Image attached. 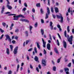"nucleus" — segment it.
I'll list each match as a JSON object with an SVG mask.
<instances>
[{
	"instance_id": "nucleus-1",
	"label": "nucleus",
	"mask_w": 74,
	"mask_h": 74,
	"mask_svg": "<svg viewBox=\"0 0 74 74\" xmlns=\"http://www.w3.org/2000/svg\"><path fill=\"white\" fill-rule=\"evenodd\" d=\"M73 36H71L70 37L69 35H67V40L68 41L70 42V44H73V42H72L73 41Z\"/></svg>"
},
{
	"instance_id": "nucleus-2",
	"label": "nucleus",
	"mask_w": 74,
	"mask_h": 74,
	"mask_svg": "<svg viewBox=\"0 0 74 74\" xmlns=\"http://www.w3.org/2000/svg\"><path fill=\"white\" fill-rule=\"evenodd\" d=\"M50 14V10L49 8L47 7V12L46 13V17L45 19H47L48 18L49 15Z\"/></svg>"
},
{
	"instance_id": "nucleus-3",
	"label": "nucleus",
	"mask_w": 74,
	"mask_h": 74,
	"mask_svg": "<svg viewBox=\"0 0 74 74\" xmlns=\"http://www.w3.org/2000/svg\"><path fill=\"white\" fill-rule=\"evenodd\" d=\"M56 16L57 18H59V19H60V18L61 22H62V23L63 22V17H62V14H60V16H59V15H56Z\"/></svg>"
},
{
	"instance_id": "nucleus-4",
	"label": "nucleus",
	"mask_w": 74,
	"mask_h": 74,
	"mask_svg": "<svg viewBox=\"0 0 74 74\" xmlns=\"http://www.w3.org/2000/svg\"><path fill=\"white\" fill-rule=\"evenodd\" d=\"M46 63H47V61L43 59L42 60V64L43 67L47 66Z\"/></svg>"
},
{
	"instance_id": "nucleus-5",
	"label": "nucleus",
	"mask_w": 74,
	"mask_h": 74,
	"mask_svg": "<svg viewBox=\"0 0 74 74\" xmlns=\"http://www.w3.org/2000/svg\"><path fill=\"white\" fill-rule=\"evenodd\" d=\"M42 41L43 43V48H45L46 47V42H45L43 38H42Z\"/></svg>"
},
{
	"instance_id": "nucleus-6",
	"label": "nucleus",
	"mask_w": 74,
	"mask_h": 74,
	"mask_svg": "<svg viewBox=\"0 0 74 74\" xmlns=\"http://www.w3.org/2000/svg\"><path fill=\"white\" fill-rule=\"evenodd\" d=\"M18 47L16 46L14 49V54H16L18 52Z\"/></svg>"
},
{
	"instance_id": "nucleus-7",
	"label": "nucleus",
	"mask_w": 74,
	"mask_h": 74,
	"mask_svg": "<svg viewBox=\"0 0 74 74\" xmlns=\"http://www.w3.org/2000/svg\"><path fill=\"white\" fill-rule=\"evenodd\" d=\"M52 25H53L52 22V21H50L49 26L50 27V29L51 30H53V26Z\"/></svg>"
},
{
	"instance_id": "nucleus-8",
	"label": "nucleus",
	"mask_w": 74,
	"mask_h": 74,
	"mask_svg": "<svg viewBox=\"0 0 74 74\" xmlns=\"http://www.w3.org/2000/svg\"><path fill=\"white\" fill-rule=\"evenodd\" d=\"M63 44L64 48L65 49H66L67 47V43H66V42L64 40L63 41Z\"/></svg>"
},
{
	"instance_id": "nucleus-9",
	"label": "nucleus",
	"mask_w": 74,
	"mask_h": 74,
	"mask_svg": "<svg viewBox=\"0 0 74 74\" xmlns=\"http://www.w3.org/2000/svg\"><path fill=\"white\" fill-rule=\"evenodd\" d=\"M4 10H5V6L3 5L2 7V10H1V14H3V12L4 11Z\"/></svg>"
},
{
	"instance_id": "nucleus-10",
	"label": "nucleus",
	"mask_w": 74,
	"mask_h": 74,
	"mask_svg": "<svg viewBox=\"0 0 74 74\" xmlns=\"http://www.w3.org/2000/svg\"><path fill=\"white\" fill-rule=\"evenodd\" d=\"M47 48L48 50L51 49V45L49 43H48L47 45Z\"/></svg>"
},
{
	"instance_id": "nucleus-11",
	"label": "nucleus",
	"mask_w": 74,
	"mask_h": 74,
	"mask_svg": "<svg viewBox=\"0 0 74 74\" xmlns=\"http://www.w3.org/2000/svg\"><path fill=\"white\" fill-rule=\"evenodd\" d=\"M14 17L13 20H15L16 21H18V16H14Z\"/></svg>"
},
{
	"instance_id": "nucleus-12",
	"label": "nucleus",
	"mask_w": 74,
	"mask_h": 74,
	"mask_svg": "<svg viewBox=\"0 0 74 74\" xmlns=\"http://www.w3.org/2000/svg\"><path fill=\"white\" fill-rule=\"evenodd\" d=\"M54 10L56 13L59 12V9H58V8L57 7H55L54 8Z\"/></svg>"
},
{
	"instance_id": "nucleus-13",
	"label": "nucleus",
	"mask_w": 74,
	"mask_h": 74,
	"mask_svg": "<svg viewBox=\"0 0 74 74\" xmlns=\"http://www.w3.org/2000/svg\"><path fill=\"white\" fill-rule=\"evenodd\" d=\"M34 59L36 62H38V58L37 56H35Z\"/></svg>"
},
{
	"instance_id": "nucleus-14",
	"label": "nucleus",
	"mask_w": 74,
	"mask_h": 74,
	"mask_svg": "<svg viewBox=\"0 0 74 74\" xmlns=\"http://www.w3.org/2000/svg\"><path fill=\"white\" fill-rule=\"evenodd\" d=\"M29 29V31H30V33L31 34H32V29H33V27L30 25Z\"/></svg>"
},
{
	"instance_id": "nucleus-15",
	"label": "nucleus",
	"mask_w": 74,
	"mask_h": 74,
	"mask_svg": "<svg viewBox=\"0 0 74 74\" xmlns=\"http://www.w3.org/2000/svg\"><path fill=\"white\" fill-rule=\"evenodd\" d=\"M7 7H8V9L9 10H11L12 9V6L8 4L7 5Z\"/></svg>"
},
{
	"instance_id": "nucleus-16",
	"label": "nucleus",
	"mask_w": 74,
	"mask_h": 74,
	"mask_svg": "<svg viewBox=\"0 0 74 74\" xmlns=\"http://www.w3.org/2000/svg\"><path fill=\"white\" fill-rule=\"evenodd\" d=\"M40 32L42 35V36H43V35H44V29H40Z\"/></svg>"
},
{
	"instance_id": "nucleus-17",
	"label": "nucleus",
	"mask_w": 74,
	"mask_h": 74,
	"mask_svg": "<svg viewBox=\"0 0 74 74\" xmlns=\"http://www.w3.org/2000/svg\"><path fill=\"white\" fill-rule=\"evenodd\" d=\"M6 53L7 55H10V51H9V49L8 48H6Z\"/></svg>"
},
{
	"instance_id": "nucleus-18",
	"label": "nucleus",
	"mask_w": 74,
	"mask_h": 74,
	"mask_svg": "<svg viewBox=\"0 0 74 74\" xmlns=\"http://www.w3.org/2000/svg\"><path fill=\"white\" fill-rule=\"evenodd\" d=\"M17 16H18V18H21H21H25V17H24V16L23 15H22V14H20V15H18Z\"/></svg>"
},
{
	"instance_id": "nucleus-19",
	"label": "nucleus",
	"mask_w": 74,
	"mask_h": 74,
	"mask_svg": "<svg viewBox=\"0 0 74 74\" xmlns=\"http://www.w3.org/2000/svg\"><path fill=\"white\" fill-rule=\"evenodd\" d=\"M54 51L56 53L58 54H59V51H58V49H56V48H55L54 49Z\"/></svg>"
},
{
	"instance_id": "nucleus-20",
	"label": "nucleus",
	"mask_w": 74,
	"mask_h": 74,
	"mask_svg": "<svg viewBox=\"0 0 74 74\" xmlns=\"http://www.w3.org/2000/svg\"><path fill=\"white\" fill-rule=\"evenodd\" d=\"M2 25L3 26V27H5L6 26V23L4 22H3L2 23Z\"/></svg>"
},
{
	"instance_id": "nucleus-21",
	"label": "nucleus",
	"mask_w": 74,
	"mask_h": 74,
	"mask_svg": "<svg viewBox=\"0 0 74 74\" xmlns=\"http://www.w3.org/2000/svg\"><path fill=\"white\" fill-rule=\"evenodd\" d=\"M10 50L11 51H12L13 49V46H12V45H10Z\"/></svg>"
},
{
	"instance_id": "nucleus-22",
	"label": "nucleus",
	"mask_w": 74,
	"mask_h": 74,
	"mask_svg": "<svg viewBox=\"0 0 74 74\" xmlns=\"http://www.w3.org/2000/svg\"><path fill=\"white\" fill-rule=\"evenodd\" d=\"M36 7H40V3H37L36 4Z\"/></svg>"
},
{
	"instance_id": "nucleus-23",
	"label": "nucleus",
	"mask_w": 74,
	"mask_h": 74,
	"mask_svg": "<svg viewBox=\"0 0 74 74\" xmlns=\"http://www.w3.org/2000/svg\"><path fill=\"white\" fill-rule=\"evenodd\" d=\"M37 45L38 48L39 49H40V45H39V43H38V42L37 43Z\"/></svg>"
},
{
	"instance_id": "nucleus-24",
	"label": "nucleus",
	"mask_w": 74,
	"mask_h": 74,
	"mask_svg": "<svg viewBox=\"0 0 74 74\" xmlns=\"http://www.w3.org/2000/svg\"><path fill=\"white\" fill-rule=\"evenodd\" d=\"M40 11L41 13L42 14H43L44 13V12L43 11V10L42 8L40 9Z\"/></svg>"
},
{
	"instance_id": "nucleus-25",
	"label": "nucleus",
	"mask_w": 74,
	"mask_h": 74,
	"mask_svg": "<svg viewBox=\"0 0 74 74\" xmlns=\"http://www.w3.org/2000/svg\"><path fill=\"white\" fill-rule=\"evenodd\" d=\"M66 30H65L64 33V36L66 38L67 37V33H66Z\"/></svg>"
},
{
	"instance_id": "nucleus-26",
	"label": "nucleus",
	"mask_w": 74,
	"mask_h": 74,
	"mask_svg": "<svg viewBox=\"0 0 74 74\" xmlns=\"http://www.w3.org/2000/svg\"><path fill=\"white\" fill-rule=\"evenodd\" d=\"M19 64H18L17 67L16 72H18V70H19Z\"/></svg>"
},
{
	"instance_id": "nucleus-27",
	"label": "nucleus",
	"mask_w": 74,
	"mask_h": 74,
	"mask_svg": "<svg viewBox=\"0 0 74 74\" xmlns=\"http://www.w3.org/2000/svg\"><path fill=\"white\" fill-rule=\"evenodd\" d=\"M67 30L68 33H69L70 32V26H68L67 27Z\"/></svg>"
},
{
	"instance_id": "nucleus-28",
	"label": "nucleus",
	"mask_w": 74,
	"mask_h": 74,
	"mask_svg": "<svg viewBox=\"0 0 74 74\" xmlns=\"http://www.w3.org/2000/svg\"><path fill=\"white\" fill-rule=\"evenodd\" d=\"M64 70L65 71H69V69L68 68H65Z\"/></svg>"
},
{
	"instance_id": "nucleus-29",
	"label": "nucleus",
	"mask_w": 74,
	"mask_h": 74,
	"mask_svg": "<svg viewBox=\"0 0 74 74\" xmlns=\"http://www.w3.org/2000/svg\"><path fill=\"white\" fill-rule=\"evenodd\" d=\"M60 59H61V58H60L58 59L57 60L58 63H60Z\"/></svg>"
},
{
	"instance_id": "nucleus-30",
	"label": "nucleus",
	"mask_w": 74,
	"mask_h": 74,
	"mask_svg": "<svg viewBox=\"0 0 74 74\" xmlns=\"http://www.w3.org/2000/svg\"><path fill=\"white\" fill-rule=\"evenodd\" d=\"M51 12H52L53 13V7H51Z\"/></svg>"
},
{
	"instance_id": "nucleus-31",
	"label": "nucleus",
	"mask_w": 74,
	"mask_h": 74,
	"mask_svg": "<svg viewBox=\"0 0 74 74\" xmlns=\"http://www.w3.org/2000/svg\"><path fill=\"white\" fill-rule=\"evenodd\" d=\"M34 51L35 53H37V48H36V47H35L34 48Z\"/></svg>"
},
{
	"instance_id": "nucleus-32",
	"label": "nucleus",
	"mask_w": 74,
	"mask_h": 74,
	"mask_svg": "<svg viewBox=\"0 0 74 74\" xmlns=\"http://www.w3.org/2000/svg\"><path fill=\"white\" fill-rule=\"evenodd\" d=\"M30 40H26V45H27V44L29 43V42Z\"/></svg>"
},
{
	"instance_id": "nucleus-33",
	"label": "nucleus",
	"mask_w": 74,
	"mask_h": 74,
	"mask_svg": "<svg viewBox=\"0 0 74 74\" xmlns=\"http://www.w3.org/2000/svg\"><path fill=\"white\" fill-rule=\"evenodd\" d=\"M56 66H54L53 67V71H56Z\"/></svg>"
},
{
	"instance_id": "nucleus-34",
	"label": "nucleus",
	"mask_w": 74,
	"mask_h": 74,
	"mask_svg": "<svg viewBox=\"0 0 74 74\" xmlns=\"http://www.w3.org/2000/svg\"><path fill=\"white\" fill-rule=\"evenodd\" d=\"M49 39L50 40H52V37H51V34H49Z\"/></svg>"
},
{
	"instance_id": "nucleus-35",
	"label": "nucleus",
	"mask_w": 74,
	"mask_h": 74,
	"mask_svg": "<svg viewBox=\"0 0 74 74\" xmlns=\"http://www.w3.org/2000/svg\"><path fill=\"white\" fill-rule=\"evenodd\" d=\"M25 34L26 36H28V32H27V31H25Z\"/></svg>"
},
{
	"instance_id": "nucleus-36",
	"label": "nucleus",
	"mask_w": 74,
	"mask_h": 74,
	"mask_svg": "<svg viewBox=\"0 0 74 74\" xmlns=\"http://www.w3.org/2000/svg\"><path fill=\"white\" fill-rule=\"evenodd\" d=\"M71 8H69L68 10V12H69L70 13L71 12V10H70Z\"/></svg>"
},
{
	"instance_id": "nucleus-37",
	"label": "nucleus",
	"mask_w": 74,
	"mask_h": 74,
	"mask_svg": "<svg viewBox=\"0 0 74 74\" xmlns=\"http://www.w3.org/2000/svg\"><path fill=\"white\" fill-rule=\"evenodd\" d=\"M41 22L42 23H44V20H43V19H41Z\"/></svg>"
},
{
	"instance_id": "nucleus-38",
	"label": "nucleus",
	"mask_w": 74,
	"mask_h": 74,
	"mask_svg": "<svg viewBox=\"0 0 74 74\" xmlns=\"http://www.w3.org/2000/svg\"><path fill=\"white\" fill-rule=\"evenodd\" d=\"M5 36L6 37V38H10V37L9 36V35H5Z\"/></svg>"
},
{
	"instance_id": "nucleus-39",
	"label": "nucleus",
	"mask_w": 74,
	"mask_h": 74,
	"mask_svg": "<svg viewBox=\"0 0 74 74\" xmlns=\"http://www.w3.org/2000/svg\"><path fill=\"white\" fill-rule=\"evenodd\" d=\"M26 58H27V59L28 60H29L30 59V58H29V57L27 55Z\"/></svg>"
},
{
	"instance_id": "nucleus-40",
	"label": "nucleus",
	"mask_w": 74,
	"mask_h": 74,
	"mask_svg": "<svg viewBox=\"0 0 74 74\" xmlns=\"http://www.w3.org/2000/svg\"><path fill=\"white\" fill-rule=\"evenodd\" d=\"M44 55H46L47 54V52L46 51V50L45 49L44 50Z\"/></svg>"
},
{
	"instance_id": "nucleus-41",
	"label": "nucleus",
	"mask_w": 74,
	"mask_h": 74,
	"mask_svg": "<svg viewBox=\"0 0 74 74\" xmlns=\"http://www.w3.org/2000/svg\"><path fill=\"white\" fill-rule=\"evenodd\" d=\"M3 36H4V34H3L0 37V40H1L3 39Z\"/></svg>"
},
{
	"instance_id": "nucleus-42",
	"label": "nucleus",
	"mask_w": 74,
	"mask_h": 74,
	"mask_svg": "<svg viewBox=\"0 0 74 74\" xmlns=\"http://www.w3.org/2000/svg\"><path fill=\"white\" fill-rule=\"evenodd\" d=\"M57 35H58L59 38L60 39V40H61L62 38H61V37L60 36V35L58 33Z\"/></svg>"
},
{
	"instance_id": "nucleus-43",
	"label": "nucleus",
	"mask_w": 74,
	"mask_h": 74,
	"mask_svg": "<svg viewBox=\"0 0 74 74\" xmlns=\"http://www.w3.org/2000/svg\"><path fill=\"white\" fill-rule=\"evenodd\" d=\"M25 19L23 18H21L20 19L21 21H22V22H25Z\"/></svg>"
},
{
	"instance_id": "nucleus-44",
	"label": "nucleus",
	"mask_w": 74,
	"mask_h": 74,
	"mask_svg": "<svg viewBox=\"0 0 74 74\" xmlns=\"http://www.w3.org/2000/svg\"><path fill=\"white\" fill-rule=\"evenodd\" d=\"M57 44L59 46L60 44H59V40H57Z\"/></svg>"
},
{
	"instance_id": "nucleus-45",
	"label": "nucleus",
	"mask_w": 74,
	"mask_h": 74,
	"mask_svg": "<svg viewBox=\"0 0 74 74\" xmlns=\"http://www.w3.org/2000/svg\"><path fill=\"white\" fill-rule=\"evenodd\" d=\"M35 27H37V23H36L34 25Z\"/></svg>"
},
{
	"instance_id": "nucleus-46",
	"label": "nucleus",
	"mask_w": 74,
	"mask_h": 74,
	"mask_svg": "<svg viewBox=\"0 0 74 74\" xmlns=\"http://www.w3.org/2000/svg\"><path fill=\"white\" fill-rule=\"evenodd\" d=\"M71 63H70L68 65V67H71Z\"/></svg>"
},
{
	"instance_id": "nucleus-47",
	"label": "nucleus",
	"mask_w": 74,
	"mask_h": 74,
	"mask_svg": "<svg viewBox=\"0 0 74 74\" xmlns=\"http://www.w3.org/2000/svg\"><path fill=\"white\" fill-rule=\"evenodd\" d=\"M0 31H1V33H3L4 31L1 28H0Z\"/></svg>"
},
{
	"instance_id": "nucleus-48",
	"label": "nucleus",
	"mask_w": 74,
	"mask_h": 74,
	"mask_svg": "<svg viewBox=\"0 0 74 74\" xmlns=\"http://www.w3.org/2000/svg\"><path fill=\"white\" fill-rule=\"evenodd\" d=\"M8 39L9 41L10 42H11V38L10 37L9 38H8Z\"/></svg>"
},
{
	"instance_id": "nucleus-49",
	"label": "nucleus",
	"mask_w": 74,
	"mask_h": 74,
	"mask_svg": "<svg viewBox=\"0 0 74 74\" xmlns=\"http://www.w3.org/2000/svg\"><path fill=\"white\" fill-rule=\"evenodd\" d=\"M36 71H38V72H39V69H38V67H37L36 68Z\"/></svg>"
},
{
	"instance_id": "nucleus-50",
	"label": "nucleus",
	"mask_w": 74,
	"mask_h": 74,
	"mask_svg": "<svg viewBox=\"0 0 74 74\" xmlns=\"http://www.w3.org/2000/svg\"><path fill=\"white\" fill-rule=\"evenodd\" d=\"M24 5L26 7H27V3H24Z\"/></svg>"
},
{
	"instance_id": "nucleus-51",
	"label": "nucleus",
	"mask_w": 74,
	"mask_h": 74,
	"mask_svg": "<svg viewBox=\"0 0 74 74\" xmlns=\"http://www.w3.org/2000/svg\"><path fill=\"white\" fill-rule=\"evenodd\" d=\"M27 10V9H26V8H24L22 10V11H25L26 10Z\"/></svg>"
},
{
	"instance_id": "nucleus-52",
	"label": "nucleus",
	"mask_w": 74,
	"mask_h": 74,
	"mask_svg": "<svg viewBox=\"0 0 74 74\" xmlns=\"http://www.w3.org/2000/svg\"><path fill=\"white\" fill-rule=\"evenodd\" d=\"M24 22H27V23H29V20L26 19H25Z\"/></svg>"
},
{
	"instance_id": "nucleus-53",
	"label": "nucleus",
	"mask_w": 74,
	"mask_h": 74,
	"mask_svg": "<svg viewBox=\"0 0 74 74\" xmlns=\"http://www.w3.org/2000/svg\"><path fill=\"white\" fill-rule=\"evenodd\" d=\"M19 32V29H16L15 30V32L17 33Z\"/></svg>"
},
{
	"instance_id": "nucleus-54",
	"label": "nucleus",
	"mask_w": 74,
	"mask_h": 74,
	"mask_svg": "<svg viewBox=\"0 0 74 74\" xmlns=\"http://www.w3.org/2000/svg\"><path fill=\"white\" fill-rule=\"evenodd\" d=\"M50 0H48V4L49 5H50Z\"/></svg>"
},
{
	"instance_id": "nucleus-55",
	"label": "nucleus",
	"mask_w": 74,
	"mask_h": 74,
	"mask_svg": "<svg viewBox=\"0 0 74 74\" xmlns=\"http://www.w3.org/2000/svg\"><path fill=\"white\" fill-rule=\"evenodd\" d=\"M33 49V48H31L30 49H29L28 50V51H29V52H30V51H32V50Z\"/></svg>"
},
{
	"instance_id": "nucleus-56",
	"label": "nucleus",
	"mask_w": 74,
	"mask_h": 74,
	"mask_svg": "<svg viewBox=\"0 0 74 74\" xmlns=\"http://www.w3.org/2000/svg\"><path fill=\"white\" fill-rule=\"evenodd\" d=\"M32 11L33 12H34V13L35 12V9H34V8H33L32 9Z\"/></svg>"
},
{
	"instance_id": "nucleus-57",
	"label": "nucleus",
	"mask_w": 74,
	"mask_h": 74,
	"mask_svg": "<svg viewBox=\"0 0 74 74\" xmlns=\"http://www.w3.org/2000/svg\"><path fill=\"white\" fill-rule=\"evenodd\" d=\"M11 15H16V14H8V16H10Z\"/></svg>"
},
{
	"instance_id": "nucleus-58",
	"label": "nucleus",
	"mask_w": 74,
	"mask_h": 74,
	"mask_svg": "<svg viewBox=\"0 0 74 74\" xmlns=\"http://www.w3.org/2000/svg\"><path fill=\"white\" fill-rule=\"evenodd\" d=\"M57 27L59 29L60 28V25H59V24L57 25Z\"/></svg>"
},
{
	"instance_id": "nucleus-59",
	"label": "nucleus",
	"mask_w": 74,
	"mask_h": 74,
	"mask_svg": "<svg viewBox=\"0 0 74 74\" xmlns=\"http://www.w3.org/2000/svg\"><path fill=\"white\" fill-rule=\"evenodd\" d=\"M64 59H65V62H68V59H66V58H64Z\"/></svg>"
},
{
	"instance_id": "nucleus-60",
	"label": "nucleus",
	"mask_w": 74,
	"mask_h": 74,
	"mask_svg": "<svg viewBox=\"0 0 74 74\" xmlns=\"http://www.w3.org/2000/svg\"><path fill=\"white\" fill-rule=\"evenodd\" d=\"M12 73V71H9V72H8V74H11Z\"/></svg>"
},
{
	"instance_id": "nucleus-61",
	"label": "nucleus",
	"mask_w": 74,
	"mask_h": 74,
	"mask_svg": "<svg viewBox=\"0 0 74 74\" xmlns=\"http://www.w3.org/2000/svg\"><path fill=\"white\" fill-rule=\"evenodd\" d=\"M15 42L16 41L14 40H13L12 41V44H15Z\"/></svg>"
},
{
	"instance_id": "nucleus-62",
	"label": "nucleus",
	"mask_w": 74,
	"mask_h": 74,
	"mask_svg": "<svg viewBox=\"0 0 74 74\" xmlns=\"http://www.w3.org/2000/svg\"><path fill=\"white\" fill-rule=\"evenodd\" d=\"M52 16L53 18H56V16L53 14H52Z\"/></svg>"
},
{
	"instance_id": "nucleus-63",
	"label": "nucleus",
	"mask_w": 74,
	"mask_h": 74,
	"mask_svg": "<svg viewBox=\"0 0 74 74\" xmlns=\"http://www.w3.org/2000/svg\"><path fill=\"white\" fill-rule=\"evenodd\" d=\"M72 32L73 34H74V29H72Z\"/></svg>"
},
{
	"instance_id": "nucleus-64",
	"label": "nucleus",
	"mask_w": 74,
	"mask_h": 74,
	"mask_svg": "<svg viewBox=\"0 0 74 74\" xmlns=\"http://www.w3.org/2000/svg\"><path fill=\"white\" fill-rule=\"evenodd\" d=\"M30 69H33V66L31 64L30 65Z\"/></svg>"
}]
</instances>
